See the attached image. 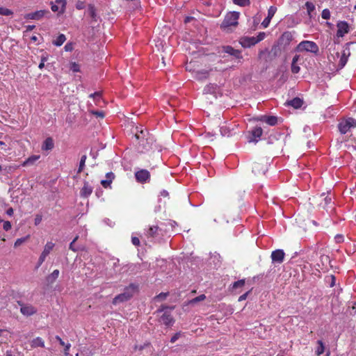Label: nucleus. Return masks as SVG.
<instances>
[{
  "label": "nucleus",
  "instance_id": "obj_43",
  "mask_svg": "<svg viewBox=\"0 0 356 356\" xmlns=\"http://www.w3.org/2000/svg\"><path fill=\"white\" fill-rule=\"evenodd\" d=\"M175 309V306H168L165 305H162L157 310L156 313H161L162 312H165L166 309L173 310Z\"/></svg>",
  "mask_w": 356,
  "mask_h": 356
},
{
  "label": "nucleus",
  "instance_id": "obj_23",
  "mask_svg": "<svg viewBox=\"0 0 356 356\" xmlns=\"http://www.w3.org/2000/svg\"><path fill=\"white\" fill-rule=\"evenodd\" d=\"M235 125L232 126V127L230 126H222L220 127V134L222 136H232L234 131V127Z\"/></svg>",
  "mask_w": 356,
  "mask_h": 356
},
{
  "label": "nucleus",
  "instance_id": "obj_45",
  "mask_svg": "<svg viewBox=\"0 0 356 356\" xmlns=\"http://www.w3.org/2000/svg\"><path fill=\"white\" fill-rule=\"evenodd\" d=\"M168 295H169L168 292H167V293L162 292V293H159V295H157L156 296H155L154 299L156 300L162 301V300H164L168 296Z\"/></svg>",
  "mask_w": 356,
  "mask_h": 356
},
{
  "label": "nucleus",
  "instance_id": "obj_6",
  "mask_svg": "<svg viewBox=\"0 0 356 356\" xmlns=\"http://www.w3.org/2000/svg\"><path fill=\"white\" fill-rule=\"evenodd\" d=\"M219 52L227 54L231 56L233 58L238 60V63H241V60L243 59L241 51L238 50V49H236L229 45L222 46L220 51Z\"/></svg>",
  "mask_w": 356,
  "mask_h": 356
},
{
  "label": "nucleus",
  "instance_id": "obj_2",
  "mask_svg": "<svg viewBox=\"0 0 356 356\" xmlns=\"http://www.w3.org/2000/svg\"><path fill=\"white\" fill-rule=\"evenodd\" d=\"M238 17L239 13L238 12L234 11L228 13L220 25L221 29L229 31L231 26H236L238 25Z\"/></svg>",
  "mask_w": 356,
  "mask_h": 356
},
{
  "label": "nucleus",
  "instance_id": "obj_25",
  "mask_svg": "<svg viewBox=\"0 0 356 356\" xmlns=\"http://www.w3.org/2000/svg\"><path fill=\"white\" fill-rule=\"evenodd\" d=\"M54 140L51 137H48L42 143V149L43 150H51L54 148Z\"/></svg>",
  "mask_w": 356,
  "mask_h": 356
},
{
  "label": "nucleus",
  "instance_id": "obj_15",
  "mask_svg": "<svg viewBox=\"0 0 356 356\" xmlns=\"http://www.w3.org/2000/svg\"><path fill=\"white\" fill-rule=\"evenodd\" d=\"M284 252L282 250L278 249L273 251L271 253L273 263L282 264L284 261Z\"/></svg>",
  "mask_w": 356,
  "mask_h": 356
},
{
  "label": "nucleus",
  "instance_id": "obj_31",
  "mask_svg": "<svg viewBox=\"0 0 356 356\" xmlns=\"http://www.w3.org/2000/svg\"><path fill=\"white\" fill-rule=\"evenodd\" d=\"M66 38L64 34H60L56 40L53 41V44L57 47L61 46L65 41Z\"/></svg>",
  "mask_w": 356,
  "mask_h": 356
},
{
  "label": "nucleus",
  "instance_id": "obj_26",
  "mask_svg": "<svg viewBox=\"0 0 356 356\" xmlns=\"http://www.w3.org/2000/svg\"><path fill=\"white\" fill-rule=\"evenodd\" d=\"M54 247V243L52 242H47L44 248V250L40 257H43L44 259H46L47 256L50 253L52 249Z\"/></svg>",
  "mask_w": 356,
  "mask_h": 356
},
{
  "label": "nucleus",
  "instance_id": "obj_57",
  "mask_svg": "<svg viewBox=\"0 0 356 356\" xmlns=\"http://www.w3.org/2000/svg\"><path fill=\"white\" fill-rule=\"evenodd\" d=\"M85 8V3L81 1H78L76 3V8L78 10H82Z\"/></svg>",
  "mask_w": 356,
  "mask_h": 356
},
{
  "label": "nucleus",
  "instance_id": "obj_54",
  "mask_svg": "<svg viewBox=\"0 0 356 356\" xmlns=\"http://www.w3.org/2000/svg\"><path fill=\"white\" fill-rule=\"evenodd\" d=\"M111 179H104V180H102L101 181V184L103 186V187L104 188H108L110 186L111 184Z\"/></svg>",
  "mask_w": 356,
  "mask_h": 356
},
{
  "label": "nucleus",
  "instance_id": "obj_42",
  "mask_svg": "<svg viewBox=\"0 0 356 356\" xmlns=\"http://www.w3.org/2000/svg\"><path fill=\"white\" fill-rule=\"evenodd\" d=\"M245 280H240L235 282H234L232 285V289H236L238 288H241L244 286L245 284Z\"/></svg>",
  "mask_w": 356,
  "mask_h": 356
},
{
  "label": "nucleus",
  "instance_id": "obj_7",
  "mask_svg": "<svg viewBox=\"0 0 356 356\" xmlns=\"http://www.w3.org/2000/svg\"><path fill=\"white\" fill-rule=\"evenodd\" d=\"M154 141L153 136H148L145 140L139 141L138 145V151L141 153L149 151L152 148Z\"/></svg>",
  "mask_w": 356,
  "mask_h": 356
},
{
  "label": "nucleus",
  "instance_id": "obj_20",
  "mask_svg": "<svg viewBox=\"0 0 356 356\" xmlns=\"http://www.w3.org/2000/svg\"><path fill=\"white\" fill-rule=\"evenodd\" d=\"M281 47L278 45V44L273 45L270 49L268 51V56L270 57V61L277 57L281 52Z\"/></svg>",
  "mask_w": 356,
  "mask_h": 356
},
{
  "label": "nucleus",
  "instance_id": "obj_49",
  "mask_svg": "<svg viewBox=\"0 0 356 356\" xmlns=\"http://www.w3.org/2000/svg\"><path fill=\"white\" fill-rule=\"evenodd\" d=\"M56 3L58 5H61L60 13H63L65 8L66 0H56Z\"/></svg>",
  "mask_w": 356,
  "mask_h": 356
},
{
  "label": "nucleus",
  "instance_id": "obj_3",
  "mask_svg": "<svg viewBox=\"0 0 356 356\" xmlns=\"http://www.w3.org/2000/svg\"><path fill=\"white\" fill-rule=\"evenodd\" d=\"M266 36L264 32H260L257 37L244 36L240 38L239 43L244 48H249L263 40Z\"/></svg>",
  "mask_w": 356,
  "mask_h": 356
},
{
  "label": "nucleus",
  "instance_id": "obj_10",
  "mask_svg": "<svg viewBox=\"0 0 356 356\" xmlns=\"http://www.w3.org/2000/svg\"><path fill=\"white\" fill-rule=\"evenodd\" d=\"M17 302L20 306L21 313L24 316H31L37 312V309L30 304H24L20 300H18Z\"/></svg>",
  "mask_w": 356,
  "mask_h": 356
},
{
  "label": "nucleus",
  "instance_id": "obj_22",
  "mask_svg": "<svg viewBox=\"0 0 356 356\" xmlns=\"http://www.w3.org/2000/svg\"><path fill=\"white\" fill-rule=\"evenodd\" d=\"M303 103L304 102L302 99H300V97H295L293 99L288 101L286 102V104L288 106L293 107L296 109H298L302 106Z\"/></svg>",
  "mask_w": 356,
  "mask_h": 356
},
{
  "label": "nucleus",
  "instance_id": "obj_41",
  "mask_svg": "<svg viewBox=\"0 0 356 356\" xmlns=\"http://www.w3.org/2000/svg\"><path fill=\"white\" fill-rule=\"evenodd\" d=\"M29 238V236L28 235V236H26L25 237L17 238L16 240V241L15 242L14 246L16 248V247H18V246L21 245L22 243L26 242L28 240Z\"/></svg>",
  "mask_w": 356,
  "mask_h": 356
},
{
  "label": "nucleus",
  "instance_id": "obj_28",
  "mask_svg": "<svg viewBox=\"0 0 356 356\" xmlns=\"http://www.w3.org/2000/svg\"><path fill=\"white\" fill-rule=\"evenodd\" d=\"M40 158V156L33 155L28 158L26 160H25L22 163V166H28L33 165L38 159Z\"/></svg>",
  "mask_w": 356,
  "mask_h": 356
},
{
  "label": "nucleus",
  "instance_id": "obj_8",
  "mask_svg": "<svg viewBox=\"0 0 356 356\" xmlns=\"http://www.w3.org/2000/svg\"><path fill=\"white\" fill-rule=\"evenodd\" d=\"M293 40V34L290 31H286L282 34L277 40V44L284 49H286Z\"/></svg>",
  "mask_w": 356,
  "mask_h": 356
},
{
  "label": "nucleus",
  "instance_id": "obj_52",
  "mask_svg": "<svg viewBox=\"0 0 356 356\" xmlns=\"http://www.w3.org/2000/svg\"><path fill=\"white\" fill-rule=\"evenodd\" d=\"M197 74L200 76L199 79L207 78L209 75V71L207 70H202L197 72Z\"/></svg>",
  "mask_w": 356,
  "mask_h": 356
},
{
  "label": "nucleus",
  "instance_id": "obj_33",
  "mask_svg": "<svg viewBox=\"0 0 356 356\" xmlns=\"http://www.w3.org/2000/svg\"><path fill=\"white\" fill-rule=\"evenodd\" d=\"M268 49L260 50L259 52V55H258L259 59L264 60L266 62L270 61V58H268L267 57H266V55H268Z\"/></svg>",
  "mask_w": 356,
  "mask_h": 356
},
{
  "label": "nucleus",
  "instance_id": "obj_4",
  "mask_svg": "<svg viewBox=\"0 0 356 356\" xmlns=\"http://www.w3.org/2000/svg\"><path fill=\"white\" fill-rule=\"evenodd\" d=\"M352 127H356V120L353 118L343 120L338 124V129L341 134L348 133Z\"/></svg>",
  "mask_w": 356,
  "mask_h": 356
},
{
  "label": "nucleus",
  "instance_id": "obj_17",
  "mask_svg": "<svg viewBox=\"0 0 356 356\" xmlns=\"http://www.w3.org/2000/svg\"><path fill=\"white\" fill-rule=\"evenodd\" d=\"M159 321L164 325L169 326L173 324L174 323V318L170 314V312L165 311L164 313L159 318Z\"/></svg>",
  "mask_w": 356,
  "mask_h": 356
},
{
  "label": "nucleus",
  "instance_id": "obj_9",
  "mask_svg": "<svg viewBox=\"0 0 356 356\" xmlns=\"http://www.w3.org/2000/svg\"><path fill=\"white\" fill-rule=\"evenodd\" d=\"M135 178L140 184L149 182L150 180V173L148 170L142 169L135 172Z\"/></svg>",
  "mask_w": 356,
  "mask_h": 356
},
{
  "label": "nucleus",
  "instance_id": "obj_32",
  "mask_svg": "<svg viewBox=\"0 0 356 356\" xmlns=\"http://www.w3.org/2000/svg\"><path fill=\"white\" fill-rule=\"evenodd\" d=\"M305 7L307 8L308 15L309 16L310 18H312V13L315 10V6L314 5L313 3H312L310 1H307L305 3Z\"/></svg>",
  "mask_w": 356,
  "mask_h": 356
},
{
  "label": "nucleus",
  "instance_id": "obj_59",
  "mask_svg": "<svg viewBox=\"0 0 356 356\" xmlns=\"http://www.w3.org/2000/svg\"><path fill=\"white\" fill-rule=\"evenodd\" d=\"M70 70L73 72H79V65L76 63H72Z\"/></svg>",
  "mask_w": 356,
  "mask_h": 356
},
{
  "label": "nucleus",
  "instance_id": "obj_24",
  "mask_svg": "<svg viewBox=\"0 0 356 356\" xmlns=\"http://www.w3.org/2000/svg\"><path fill=\"white\" fill-rule=\"evenodd\" d=\"M59 275V270H54L50 275H49L46 277V282L48 286H51L52 284L55 282L56 279L58 277Z\"/></svg>",
  "mask_w": 356,
  "mask_h": 356
},
{
  "label": "nucleus",
  "instance_id": "obj_29",
  "mask_svg": "<svg viewBox=\"0 0 356 356\" xmlns=\"http://www.w3.org/2000/svg\"><path fill=\"white\" fill-rule=\"evenodd\" d=\"M31 346L32 348L44 347V341L40 337H36L31 341Z\"/></svg>",
  "mask_w": 356,
  "mask_h": 356
},
{
  "label": "nucleus",
  "instance_id": "obj_27",
  "mask_svg": "<svg viewBox=\"0 0 356 356\" xmlns=\"http://www.w3.org/2000/svg\"><path fill=\"white\" fill-rule=\"evenodd\" d=\"M159 230V227L158 226H152L147 231V236L155 238L158 236V232Z\"/></svg>",
  "mask_w": 356,
  "mask_h": 356
},
{
  "label": "nucleus",
  "instance_id": "obj_13",
  "mask_svg": "<svg viewBox=\"0 0 356 356\" xmlns=\"http://www.w3.org/2000/svg\"><path fill=\"white\" fill-rule=\"evenodd\" d=\"M263 133V129L260 127H256L252 130L249 131L250 136H248V141L257 142L258 138L261 137Z\"/></svg>",
  "mask_w": 356,
  "mask_h": 356
},
{
  "label": "nucleus",
  "instance_id": "obj_44",
  "mask_svg": "<svg viewBox=\"0 0 356 356\" xmlns=\"http://www.w3.org/2000/svg\"><path fill=\"white\" fill-rule=\"evenodd\" d=\"M276 11H277V8L275 6H270L268 8L267 17H268V18L272 19L273 17V16L275 15Z\"/></svg>",
  "mask_w": 356,
  "mask_h": 356
},
{
  "label": "nucleus",
  "instance_id": "obj_56",
  "mask_svg": "<svg viewBox=\"0 0 356 356\" xmlns=\"http://www.w3.org/2000/svg\"><path fill=\"white\" fill-rule=\"evenodd\" d=\"M214 88H214L213 85L207 86L204 88V92L205 93L212 92H213Z\"/></svg>",
  "mask_w": 356,
  "mask_h": 356
},
{
  "label": "nucleus",
  "instance_id": "obj_62",
  "mask_svg": "<svg viewBox=\"0 0 356 356\" xmlns=\"http://www.w3.org/2000/svg\"><path fill=\"white\" fill-rule=\"evenodd\" d=\"M320 259L323 264L330 262V257L327 255H321Z\"/></svg>",
  "mask_w": 356,
  "mask_h": 356
},
{
  "label": "nucleus",
  "instance_id": "obj_14",
  "mask_svg": "<svg viewBox=\"0 0 356 356\" xmlns=\"http://www.w3.org/2000/svg\"><path fill=\"white\" fill-rule=\"evenodd\" d=\"M47 13L49 14L50 12L49 10H40L33 13H27L24 16V18L27 19L39 20L42 18Z\"/></svg>",
  "mask_w": 356,
  "mask_h": 356
},
{
  "label": "nucleus",
  "instance_id": "obj_63",
  "mask_svg": "<svg viewBox=\"0 0 356 356\" xmlns=\"http://www.w3.org/2000/svg\"><path fill=\"white\" fill-rule=\"evenodd\" d=\"M42 221V216L40 214H37L35 218V225H39Z\"/></svg>",
  "mask_w": 356,
  "mask_h": 356
},
{
  "label": "nucleus",
  "instance_id": "obj_16",
  "mask_svg": "<svg viewBox=\"0 0 356 356\" xmlns=\"http://www.w3.org/2000/svg\"><path fill=\"white\" fill-rule=\"evenodd\" d=\"M256 121L265 122L270 126H275L277 123L278 118L276 116L261 115L254 118Z\"/></svg>",
  "mask_w": 356,
  "mask_h": 356
},
{
  "label": "nucleus",
  "instance_id": "obj_39",
  "mask_svg": "<svg viewBox=\"0 0 356 356\" xmlns=\"http://www.w3.org/2000/svg\"><path fill=\"white\" fill-rule=\"evenodd\" d=\"M140 6V2L139 0H133L129 3V8L133 10L138 9Z\"/></svg>",
  "mask_w": 356,
  "mask_h": 356
},
{
  "label": "nucleus",
  "instance_id": "obj_64",
  "mask_svg": "<svg viewBox=\"0 0 356 356\" xmlns=\"http://www.w3.org/2000/svg\"><path fill=\"white\" fill-rule=\"evenodd\" d=\"M64 49H65V50L66 51H71L73 49V44H72V43H67L65 45Z\"/></svg>",
  "mask_w": 356,
  "mask_h": 356
},
{
  "label": "nucleus",
  "instance_id": "obj_48",
  "mask_svg": "<svg viewBox=\"0 0 356 356\" xmlns=\"http://www.w3.org/2000/svg\"><path fill=\"white\" fill-rule=\"evenodd\" d=\"M321 17L324 19H330V12L329 10V9L325 8V9L323 10L322 13H321Z\"/></svg>",
  "mask_w": 356,
  "mask_h": 356
},
{
  "label": "nucleus",
  "instance_id": "obj_37",
  "mask_svg": "<svg viewBox=\"0 0 356 356\" xmlns=\"http://www.w3.org/2000/svg\"><path fill=\"white\" fill-rule=\"evenodd\" d=\"M205 298H206V296L204 294L200 295V296L195 297V298L192 299L191 300H190L189 304L195 305L200 301L205 300Z\"/></svg>",
  "mask_w": 356,
  "mask_h": 356
},
{
  "label": "nucleus",
  "instance_id": "obj_61",
  "mask_svg": "<svg viewBox=\"0 0 356 356\" xmlns=\"http://www.w3.org/2000/svg\"><path fill=\"white\" fill-rule=\"evenodd\" d=\"M11 223L9 221H4L3 222V229L5 231H8L11 229Z\"/></svg>",
  "mask_w": 356,
  "mask_h": 356
},
{
  "label": "nucleus",
  "instance_id": "obj_53",
  "mask_svg": "<svg viewBox=\"0 0 356 356\" xmlns=\"http://www.w3.org/2000/svg\"><path fill=\"white\" fill-rule=\"evenodd\" d=\"M300 70V68L296 64H291V72L293 74H298Z\"/></svg>",
  "mask_w": 356,
  "mask_h": 356
},
{
  "label": "nucleus",
  "instance_id": "obj_47",
  "mask_svg": "<svg viewBox=\"0 0 356 356\" xmlns=\"http://www.w3.org/2000/svg\"><path fill=\"white\" fill-rule=\"evenodd\" d=\"M129 269L132 272H140L141 271V264H131L130 266H129Z\"/></svg>",
  "mask_w": 356,
  "mask_h": 356
},
{
  "label": "nucleus",
  "instance_id": "obj_18",
  "mask_svg": "<svg viewBox=\"0 0 356 356\" xmlns=\"http://www.w3.org/2000/svg\"><path fill=\"white\" fill-rule=\"evenodd\" d=\"M350 55V50L348 47H346L340 57L339 63L338 65L339 69H342L346 65L348 61V58Z\"/></svg>",
  "mask_w": 356,
  "mask_h": 356
},
{
  "label": "nucleus",
  "instance_id": "obj_58",
  "mask_svg": "<svg viewBox=\"0 0 356 356\" xmlns=\"http://www.w3.org/2000/svg\"><path fill=\"white\" fill-rule=\"evenodd\" d=\"M131 242L135 246H139L140 244V239L136 236H132Z\"/></svg>",
  "mask_w": 356,
  "mask_h": 356
},
{
  "label": "nucleus",
  "instance_id": "obj_34",
  "mask_svg": "<svg viewBox=\"0 0 356 356\" xmlns=\"http://www.w3.org/2000/svg\"><path fill=\"white\" fill-rule=\"evenodd\" d=\"M325 280L326 283H327L330 287H332L335 285L336 278H335L334 275H333L326 276L325 278Z\"/></svg>",
  "mask_w": 356,
  "mask_h": 356
},
{
  "label": "nucleus",
  "instance_id": "obj_38",
  "mask_svg": "<svg viewBox=\"0 0 356 356\" xmlns=\"http://www.w3.org/2000/svg\"><path fill=\"white\" fill-rule=\"evenodd\" d=\"M86 158H87L86 155H83L81 156L80 162H79V166L78 171H77L78 173H80L83 171V170L85 167V163L86 161Z\"/></svg>",
  "mask_w": 356,
  "mask_h": 356
},
{
  "label": "nucleus",
  "instance_id": "obj_51",
  "mask_svg": "<svg viewBox=\"0 0 356 356\" xmlns=\"http://www.w3.org/2000/svg\"><path fill=\"white\" fill-rule=\"evenodd\" d=\"M91 112L94 115H96L97 117H99L101 118H104L105 116L104 112L102 111H92Z\"/></svg>",
  "mask_w": 356,
  "mask_h": 356
},
{
  "label": "nucleus",
  "instance_id": "obj_50",
  "mask_svg": "<svg viewBox=\"0 0 356 356\" xmlns=\"http://www.w3.org/2000/svg\"><path fill=\"white\" fill-rule=\"evenodd\" d=\"M89 97L94 98L96 102H98L101 99L102 95L100 92H95V93L90 94Z\"/></svg>",
  "mask_w": 356,
  "mask_h": 356
},
{
  "label": "nucleus",
  "instance_id": "obj_40",
  "mask_svg": "<svg viewBox=\"0 0 356 356\" xmlns=\"http://www.w3.org/2000/svg\"><path fill=\"white\" fill-rule=\"evenodd\" d=\"M13 14V12L6 8L1 7L0 8V15H5V16H9Z\"/></svg>",
  "mask_w": 356,
  "mask_h": 356
},
{
  "label": "nucleus",
  "instance_id": "obj_19",
  "mask_svg": "<svg viewBox=\"0 0 356 356\" xmlns=\"http://www.w3.org/2000/svg\"><path fill=\"white\" fill-rule=\"evenodd\" d=\"M92 193V187L87 181H84L83 186L80 191L82 197H88Z\"/></svg>",
  "mask_w": 356,
  "mask_h": 356
},
{
  "label": "nucleus",
  "instance_id": "obj_55",
  "mask_svg": "<svg viewBox=\"0 0 356 356\" xmlns=\"http://www.w3.org/2000/svg\"><path fill=\"white\" fill-rule=\"evenodd\" d=\"M181 335V332L175 333L170 339L171 343H175Z\"/></svg>",
  "mask_w": 356,
  "mask_h": 356
},
{
  "label": "nucleus",
  "instance_id": "obj_30",
  "mask_svg": "<svg viewBox=\"0 0 356 356\" xmlns=\"http://www.w3.org/2000/svg\"><path fill=\"white\" fill-rule=\"evenodd\" d=\"M88 11L92 20L96 22L97 20V15L96 13V9L95 6L92 4H89Z\"/></svg>",
  "mask_w": 356,
  "mask_h": 356
},
{
  "label": "nucleus",
  "instance_id": "obj_35",
  "mask_svg": "<svg viewBox=\"0 0 356 356\" xmlns=\"http://www.w3.org/2000/svg\"><path fill=\"white\" fill-rule=\"evenodd\" d=\"M233 3L236 5L245 7L250 4V0H232Z\"/></svg>",
  "mask_w": 356,
  "mask_h": 356
},
{
  "label": "nucleus",
  "instance_id": "obj_11",
  "mask_svg": "<svg viewBox=\"0 0 356 356\" xmlns=\"http://www.w3.org/2000/svg\"><path fill=\"white\" fill-rule=\"evenodd\" d=\"M268 163L267 162H255L252 165V172L256 175H265L268 170Z\"/></svg>",
  "mask_w": 356,
  "mask_h": 356
},
{
  "label": "nucleus",
  "instance_id": "obj_21",
  "mask_svg": "<svg viewBox=\"0 0 356 356\" xmlns=\"http://www.w3.org/2000/svg\"><path fill=\"white\" fill-rule=\"evenodd\" d=\"M148 136H152L148 130L146 129H141L140 131L137 130V131L135 134V138L139 141L142 140H145V138H147Z\"/></svg>",
  "mask_w": 356,
  "mask_h": 356
},
{
  "label": "nucleus",
  "instance_id": "obj_5",
  "mask_svg": "<svg viewBox=\"0 0 356 356\" xmlns=\"http://www.w3.org/2000/svg\"><path fill=\"white\" fill-rule=\"evenodd\" d=\"M298 51H309L314 54H317L319 51L318 45L312 41L305 40L299 43L297 47Z\"/></svg>",
  "mask_w": 356,
  "mask_h": 356
},
{
  "label": "nucleus",
  "instance_id": "obj_60",
  "mask_svg": "<svg viewBox=\"0 0 356 356\" xmlns=\"http://www.w3.org/2000/svg\"><path fill=\"white\" fill-rule=\"evenodd\" d=\"M270 20L271 19L270 18H268V17H266L264 21L262 22L261 23V25L264 27V28H266L268 26L270 22Z\"/></svg>",
  "mask_w": 356,
  "mask_h": 356
},
{
  "label": "nucleus",
  "instance_id": "obj_1",
  "mask_svg": "<svg viewBox=\"0 0 356 356\" xmlns=\"http://www.w3.org/2000/svg\"><path fill=\"white\" fill-rule=\"evenodd\" d=\"M138 286L134 284H130L124 290V292L116 296L113 300V304L117 305L120 302H124L130 300L135 292L136 291Z\"/></svg>",
  "mask_w": 356,
  "mask_h": 356
},
{
  "label": "nucleus",
  "instance_id": "obj_36",
  "mask_svg": "<svg viewBox=\"0 0 356 356\" xmlns=\"http://www.w3.org/2000/svg\"><path fill=\"white\" fill-rule=\"evenodd\" d=\"M317 343L318 344V346L316 350V355L319 356L324 353L325 346L321 340H318Z\"/></svg>",
  "mask_w": 356,
  "mask_h": 356
},
{
  "label": "nucleus",
  "instance_id": "obj_12",
  "mask_svg": "<svg viewBox=\"0 0 356 356\" xmlns=\"http://www.w3.org/2000/svg\"><path fill=\"white\" fill-rule=\"evenodd\" d=\"M337 36L339 38H342L344 36L346 33L349 32V25L345 21H339L337 24Z\"/></svg>",
  "mask_w": 356,
  "mask_h": 356
},
{
  "label": "nucleus",
  "instance_id": "obj_46",
  "mask_svg": "<svg viewBox=\"0 0 356 356\" xmlns=\"http://www.w3.org/2000/svg\"><path fill=\"white\" fill-rule=\"evenodd\" d=\"M78 238H79V236H76L73 239V241L70 243V246H69V248H70V250H72V251H74V252H77V251H79V248H77V247H76V246H75V245H74V243H75V242L77 241Z\"/></svg>",
  "mask_w": 356,
  "mask_h": 356
}]
</instances>
